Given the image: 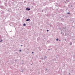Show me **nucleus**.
Listing matches in <instances>:
<instances>
[{
  "mask_svg": "<svg viewBox=\"0 0 75 75\" xmlns=\"http://www.w3.org/2000/svg\"><path fill=\"white\" fill-rule=\"evenodd\" d=\"M40 38H37V40L38 41H40Z\"/></svg>",
  "mask_w": 75,
  "mask_h": 75,
  "instance_id": "nucleus-4",
  "label": "nucleus"
},
{
  "mask_svg": "<svg viewBox=\"0 0 75 75\" xmlns=\"http://www.w3.org/2000/svg\"><path fill=\"white\" fill-rule=\"evenodd\" d=\"M32 54H33V53H34V52H32Z\"/></svg>",
  "mask_w": 75,
  "mask_h": 75,
  "instance_id": "nucleus-16",
  "label": "nucleus"
},
{
  "mask_svg": "<svg viewBox=\"0 0 75 75\" xmlns=\"http://www.w3.org/2000/svg\"><path fill=\"white\" fill-rule=\"evenodd\" d=\"M59 41H61V40H59Z\"/></svg>",
  "mask_w": 75,
  "mask_h": 75,
  "instance_id": "nucleus-20",
  "label": "nucleus"
},
{
  "mask_svg": "<svg viewBox=\"0 0 75 75\" xmlns=\"http://www.w3.org/2000/svg\"><path fill=\"white\" fill-rule=\"evenodd\" d=\"M61 24H62V23H61Z\"/></svg>",
  "mask_w": 75,
  "mask_h": 75,
  "instance_id": "nucleus-25",
  "label": "nucleus"
},
{
  "mask_svg": "<svg viewBox=\"0 0 75 75\" xmlns=\"http://www.w3.org/2000/svg\"><path fill=\"white\" fill-rule=\"evenodd\" d=\"M31 65H32V64H31Z\"/></svg>",
  "mask_w": 75,
  "mask_h": 75,
  "instance_id": "nucleus-23",
  "label": "nucleus"
},
{
  "mask_svg": "<svg viewBox=\"0 0 75 75\" xmlns=\"http://www.w3.org/2000/svg\"><path fill=\"white\" fill-rule=\"evenodd\" d=\"M66 0V1H67V3H68L69 2V1H68V0Z\"/></svg>",
  "mask_w": 75,
  "mask_h": 75,
  "instance_id": "nucleus-11",
  "label": "nucleus"
},
{
  "mask_svg": "<svg viewBox=\"0 0 75 75\" xmlns=\"http://www.w3.org/2000/svg\"><path fill=\"white\" fill-rule=\"evenodd\" d=\"M30 20V18H28L26 20V21H29V20Z\"/></svg>",
  "mask_w": 75,
  "mask_h": 75,
  "instance_id": "nucleus-3",
  "label": "nucleus"
},
{
  "mask_svg": "<svg viewBox=\"0 0 75 75\" xmlns=\"http://www.w3.org/2000/svg\"><path fill=\"white\" fill-rule=\"evenodd\" d=\"M42 11V12H43V11Z\"/></svg>",
  "mask_w": 75,
  "mask_h": 75,
  "instance_id": "nucleus-21",
  "label": "nucleus"
},
{
  "mask_svg": "<svg viewBox=\"0 0 75 75\" xmlns=\"http://www.w3.org/2000/svg\"><path fill=\"white\" fill-rule=\"evenodd\" d=\"M70 45H72V42H70Z\"/></svg>",
  "mask_w": 75,
  "mask_h": 75,
  "instance_id": "nucleus-7",
  "label": "nucleus"
},
{
  "mask_svg": "<svg viewBox=\"0 0 75 75\" xmlns=\"http://www.w3.org/2000/svg\"><path fill=\"white\" fill-rule=\"evenodd\" d=\"M21 72H23V71L22 70Z\"/></svg>",
  "mask_w": 75,
  "mask_h": 75,
  "instance_id": "nucleus-18",
  "label": "nucleus"
},
{
  "mask_svg": "<svg viewBox=\"0 0 75 75\" xmlns=\"http://www.w3.org/2000/svg\"><path fill=\"white\" fill-rule=\"evenodd\" d=\"M44 39H45V38Z\"/></svg>",
  "mask_w": 75,
  "mask_h": 75,
  "instance_id": "nucleus-22",
  "label": "nucleus"
},
{
  "mask_svg": "<svg viewBox=\"0 0 75 75\" xmlns=\"http://www.w3.org/2000/svg\"><path fill=\"white\" fill-rule=\"evenodd\" d=\"M26 10H28V11H30V8H26Z\"/></svg>",
  "mask_w": 75,
  "mask_h": 75,
  "instance_id": "nucleus-1",
  "label": "nucleus"
},
{
  "mask_svg": "<svg viewBox=\"0 0 75 75\" xmlns=\"http://www.w3.org/2000/svg\"><path fill=\"white\" fill-rule=\"evenodd\" d=\"M26 25V24H25V23L23 24V26L25 27V26Z\"/></svg>",
  "mask_w": 75,
  "mask_h": 75,
  "instance_id": "nucleus-5",
  "label": "nucleus"
},
{
  "mask_svg": "<svg viewBox=\"0 0 75 75\" xmlns=\"http://www.w3.org/2000/svg\"><path fill=\"white\" fill-rule=\"evenodd\" d=\"M19 51H20V52H21V50H19Z\"/></svg>",
  "mask_w": 75,
  "mask_h": 75,
  "instance_id": "nucleus-14",
  "label": "nucleus"
},
{
  "mask_svg": "<svg viewBox=\"0 0 75 75\" xmlns=\"http://www.w3.org/2000/svg\"><path fill=\"white\" fill-rule=\"evenodd\" d=\"M3 41V40H1V41H0V42H2V41Z\"/></svg>",
  "mask_w": 75,
  "mask_h": 75,
  "instance_id": "nucleus-8",
  "label": "nucleus"
},
{
  "mask_svg": "<svg viewBox=\"0 0 75 75\" xmlns=\"http://www.w3.org/2000/svg\"><path fill=\"white\" fill-rule=\"evenodd\" d=\"M1 3V1H0V4Z\"/></svg>",
  "mask_w": 75,
  "mask_h": 75,
  "instance_id": "nucleus-15",
  "label": "nucleus"
},
{
  "mask_svg": "<svg viewBox=\"0 0 75 75\" xmlns=\"http://www.w3.org/2000/svg\"><path fill=\"white\" fill-rule=\"evenodd\" d=\"M40 59H43V58H40Z\"/></svg>",
  "mask_w": 75,
  "mask_h": 75,
  "instance_id": "nucleus-9",
  "label": "nucleus"
},
{
  "mask_svg": "<svg viewBox=\"0 0 75 75\" xmlns=\"http://www.w3.org/2000/svg\"><path fill=\"white\" fill-rule=\"evenodd\" d=\"M65 40H66V39H65Z\"/></svg>",
  "mask_w": 75,
  "mask_h": 75,
  "instance_id": "nucleus-24",
  "label": "nucleus"
},
{
  "mask_svg": "<svg viewBox=\"0 0 75 75\" xmlns=\"http://www.w3.org/2000/svg\"><path fill=\"white\" fill-rule=\"evenodd\" d=\"M21 47H22V46H23V45H21Z\"/></svg>",
  "mask_w": 75,
  "mask_h": 75,
  "instance_id": "nucleus-17",
  "label": "nucleus"
},
{
  "mask_svg": "<svg viewBox=\"0 0 75 75\" xmlns=\"http://www.w3.org/2000/svg\"><path fill=\"white\" fill-rule=\"evenodd\" d=\"M56 41H58V38H57L56 40Z\"/></svg>",
  "mask_w": 75,
  "mask_h": 75,
  "instance_id": "nucleus-10",
  "label": "nucleus"
},
{
  "mask_svg": "<svg viewBox=\"0 0 75 75\" xmlns=\"http://www.w3.org/2000/svg\"><path fill=\"white\" fill-rule=\"evenodd\" d=\"M46 58H47V57L46 56H45V58H44V59H46Z\"/></svg>",
  "mask_w": 75,
  "mask_h": 75,
  "instance_id": "nucleus-6",
  "label": "nucleus"
},
{
  "mask_svg": "<svg viewBox=\"0 0 75 75\" xmlns=\"http://www.w3.org/2000/svg\"><path fill=\"white\" fill-rule=\"evenodd\" d=\"M46 70H47V69H46Z\"/></svg>",
  "mask_w": 75,
  "mask_h": 75,
  "instance_id": "nucleus-19",
  "label": "nucleus"
},
{
  "mask_svg": "<svg viewBox=\"0 0 75 75\" xmlns=\"http://www.w3.org/2000/svg\"><path fill=\"white\" fill-rule=\"evenodd\" d=\"M47 32H48V31H49V30H47Z\"/></svg>",
  "mask_w": 75,
  "mask_h": 75,
  "instance_id": "nucleus-13",
  "label": "nucleus"
},
{
  "mask_svg": "<svg viewBox=\"0 0 75 75\" xmlns=\"http://www.w3.org/2000/svg\"><path fill=\"white\" fill-rule=\"evenodd\" d=\"M69 74H70V73H69Z\"/></svg>",
  "mask_w": 75,
  "mask_h": 75,
  "instance_id": "nucleus-26",
  "label": "nucleus"
},
{
  "mask_svg": "<svg viewBox=\"0 0 75 75\" xmlns=\"http://www.w3.org/2000/svg\"><path fill=\"white\" fill-rule=\"evenodd\" d=\"M68 14H70V13H67Z\"/></svg>",
  "mask_w": 75,
  "mask_h": 75,
  "instance_id": "nucleus-12",
  "label": "nucleus"
},
{
  "mask_svg": "<svg viewBox=\"0 0 75 75\" xmlns=\"http://www.w3.org/2000/svg\"><path fill=\"white\" fill-rule=\"evenodd\" d=\"M0 8H2V9L4 8V6H0Z\"/></svg>",
  "mask_w": 75,
  "mask_h": 75,
  "instance_id": "nucleus-2",
  "label": "nucleus"
}]
</instances>
